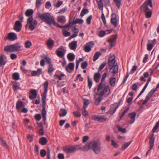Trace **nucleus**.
<instances>
[{
  "mask_svg": "<svg viewBox=\"0 0 159 159\" xmlns=\"http://www.w3.org/2000/svg\"><path fill=\"white\" fill-rule=\"evenodd\" d=\"M46 99H42V115L43 117V123L44 124H46V115L47 112L46 110Z\"/></svg>",
  "mask_w": 159,
  "mask_h": 159,
  "instance_id": "423d86ee",
  "label": "nucleus"
},
{
  "mask_svg": "<svg viewBox=\"0 0 159 159\" xmlns=\"http://www.w3.org/2000/svg\"><path fill=\"white\" fill-rule=\"evenodd\" d=\"M84 22V20L82 19H77L73 21L71 23L72 25H75L76 24L78 23L79 24H82Z\"/></svg>",
  "mask_w": 159,
  "mask_h": 159,
  "instance_id": "f704fd0d",
  "label": "nucleus"
},
{
  "mask_svg": "<svg viewBox=\"0 0 159 159\" xmlns=\"http://www.w3.org/2000/svg\"><path fill=\"white\" fill-rule=\"evenodd\" d=\"M94 45V43L93 41H90L88 43H86L84 46V50L86 52H89L91 50Z\"/></svg>",
  "mask_w": 159,
  "mask_h": 159,
  "instance_id": "6e6552de",
  "label": "nucleus"
},
{
  "mask_svg": "<svg viewBox=\"0 0 159 159\" xmlns=\"http://www.w3.org/2000/svg\"><path fill=\"white\" fill-rule=\"evenodd\" d=\"M67 57L69 61H73L75 58V55L73 53H69L67 55Z\"/></svg>",
  "mask_w": 159,
  "mask_h": 159,
  "instance_id": "2f4dec72",
  "label": "nucleus"
},
{
  "mask_svg": "<svg viewBox=\"0 0 159 159\" xmlns=\"http://www.w3.org/2000/svg\"><path fill=\"white\" fill-rule=\"evenodd\" d=\"M101 77V75L99 72L96 73L95 74L94 76V80L96 83H98L100 80V79Z\"/></svg>",
  "mask_w": 159,
  "mask_h": 159,
  "instance_id": "b1692460",
  "label": "nucleus"
},
{
  "mask_svg": "<svg viewBox=\"0 0 159 159\" xmlns=\"http://www.w3.org/2000/svg\"><path fill=\"white\" fill-rule=\"evenodd\" d=\"M141 11L145 12L149 10V8L147 4V1H145L140 7Z\"/></svg>",
  "mask_w": 159,
  "mask_h": 159,
  "instance_id": "ddd939ff",
  "label": "nucleus"
},
{
  "mask_svg": "<svg viewBox=\"0 0 159 159\" xmlns=\"http://www.w3.org/2000/svg\"><path fill=\"white\" fill-rule=\"evenodd\" d=\"M136 113L135 112H133L129 114L128 116L130 118V124H133L134 121Z\"/></svg>",
  "mask_w": 159,
  "mask_h": 159,
  "instance_id": "f3484780",
  "label": "nucleus"
},
{
  "mask_svg": "<svg viewBox=\"0 0 159 159\" xmlns=\"http://www.w3.org/2000/svg\"><path fill=\"white\" fill-rule=\"evenodd\" d=\"M47 152L46 150L44 149L41 150L40 152V154L41 156L42 157H44L46 155Z\"/></svg>",
  "mask_w": 159,
  "mask_h": 159,
  "instance_id": "4d7b16f0",
  "label": "nucleus"
},
{
  "mask_svg": "<svg viewBox=\"0 0 159 159\" xmlns=\"http://www.w3.org/2000/svg\"><path fill=\"white\" fill-rule=\"evenodd\" d=\"M102 96H100V97L97 98L95 99V105H98L100 104V102L102 100Z\"/></svg>",
  "mask_w": 159,
  "mask_h": 159,
  "instance_id": "603ef678",
  "label": "nucleus"
},
{
  "mask_svg": "<svg viewBox=\"0 0 159 159\" xmlns=\"http://www.w3.org/2000/svg\"><path fill=\"white\" fill-rule=\"evenodd\" d=\"M13 52L18 51L21 48V46L19 43L11 44Z\"/></svg>",
  "mask_w": 159,
  "mask_h": 159,
  "instance_id": "6ab92c4d",
  "label": "nucleus"
},
{
  "mask_svg": "<svg viewBox=\"0 0 159 159\" xmlns=\"http://www.w3.org/2000/svg\"><path fill=\"white\" fill-rule=\"evenodd\" d=\"M96 1L98 4V6L99 8L102 10L103 8V4L102 0H96Z\"/></svg>",
  "mask_w": 159,
  "mask_h": 159,
  "instance_id": "c9c22d12",
  "label": "nucleus"
},
{
  "mask_svg": "<svg viewBox=\"0 0 159 159\" xmlns=\"http://www.w3.org/2000/svg\"><path fill=\"white\" fill-rule=\"evenodd\" d=\"M106 64V62H103L101 64L98 70V72H100L101 71V70L105 67Z\"/></svg>",
  "mask_w": 159,
  "mask_h": 159,
  "instance_id": "3c124183",
  "label": "nucleus"
},
{
  "mask_svg": "<svg viewBox=\"0 0 159 159\" xmlns=\"http://www.w3.org/2000/svg\"><path fill=\"white\" fill-rule=\"evenodd\" d=\"M67 114V111L65 109L61 108L60 109V112L59 113V116H64Z\"/></svg>",
  "mask_w": 159,
  "mask_h": 159,
  "instance_id": "4c0bfd02",
  "label": "nucleus"
},
{
  "mask_svg": "<svg viewBox=\"0 0 159 159\" xmlns=\"http://www.w3.org/2000/svg\"><path fill=\"white\" fill-rule=\"evenodd\" d=\"M55 69L53 67V65H49L48 72L51 76L52 75L53 71Z\"/></svg>",
  "mask_w": 159,
  "mask_h": 159,
  "instance_id": "cd10ccee",
  "label": "nucleus"
},
{
  "mask_svg": "<svg viewBox=\"0 0 159 159\" xmlns=\"http://www.w3.org/2000/svg\"><path fill=\"white\" fill-rule=\"evenodd\" d=\"M159 127V120L157 122L153 128L152 129V132H153V134L155 132L156 130Z\"/></svg>",
  "mask_w": 159,
  "mask_h": 159,
  "instance_id": "49530a36",
  "label": "nucleus"
},
{
  "mask_svg": "<svg viewBox=\"0 0 159 159\" xmlns=\"http://www.w3.org/2000/svg\"><path fill=\"white\" fill-rule=\"evenodd\" d=\"M38 17L49 25L53 24L55 26L56 23L53 17L48 13L39 14Z\"/></svg>",
  "mask_w": 159,
  "mask_h": 159,
  "instance_id": "20e7f679",
  "label": "nucleus"
},
{
  "mask_svg": "<svg viewBox=\"0 0 159 159\" xmlns=\"http://www.w3.org/2000/svg\"><path fill=\"white\" fill-rule=\"evenodd\" d=\"M22 24L19 21H16L15 24L14 26L13 29L16 31L20 32L22 28Z\"/></svg>",
  "mask_w": 159,
  "mask_h": 159,
  "instance_id": "9d476101",
  "label": "nucleus"
},
{
  "mask_svg": "<svg viewBox=\"0 0 159 159\" xmlns=\"http://www.w3.org/2000/svg\"><path fill=\"white\" fill-rule=\"evenodd\" d=\"M81 144L76 145H69L65 146L62 148L63 150L66 153H74L77 150L81 149L83 150V148L81 147Z\"/></svg>",
  "mask_w": 159,
  "mask_h": 159,
  "instance_id": "39448f33",
  "label": "nucleus"
},
{
  "mask_svg": "<svg viewBox=\"0 0 159 159\" xmlns=\"http://www.w3.org/2000/svg\"><path fill=\"white\" fill-rule=\"evenodd\" d=\"M24 105L22 101H18L16 103V109L17 110H20L22 107H24Z\"/></svg>",
  "mask_w": 159,
  "mask_h": 159,
  "instance_id": "c85d7f7f",
  "label": "nucleus"
},
{
  "mask_svg": "<svg viewBox=\"0 0 159 159\" xmlns=\"http://www.w3.org/2000/svg\"><path fill=\"white\" fill-rule=\"evenodd\" d=\"M88 63L87 61H84L82 62L81 64V67L83 69H85L88 66Z\"/></svg>",
  "mask_w": 159,
  "mask_h": 159,
  "instance_id": "e2e57ef3",
  "label": "nucleus"
},
{
  "mask_svg": "<svg viewBox=\"0 0 159 159\" xmlns=\"http://www.w3.org/2000/svg\"><path fill=\"white\" fill-rule=\"evenodd\" d=\"M4 51L7 52H13L11 45H7L4 48Z\"/></svg>",
  "mask_w": 159,
  "mask_h": 159,
  "instance_id": "a878e982",
  "label": "nucleus"
},
{
  "mask_svg": "<svg viewBox=\"0 0 159 159\" xmlns=\"http://www.w3.org/2000/svg\"><path fill=\"white\" fill-rule=\"evenodd\" d=\"M77 41H74L70 42L69 44L70 49L72 50H75L77 48Z\"/></svg>",
  "mask_w": 159,
  "mask_h": 159,
  "instance_id": "a211bd4d",
  "label": "nucleus"
},
{
  "mask_svg": "<svg viewBox=\"0 0 159 159\" xmlns=\"http://www.w3.org/2000/svg\"><path fill=\"white\" fill-rule=\"evenodd\" d=\"M111 22L115 27H116L117 26V19H111Z\"/></svg>",
  "mask_w": 159,
  "mask_h": 159,
  "instance_id": "680f3d73",
  "label": "nucleus"
},
{
  "mask_svg": "<svg viewBox=\"0 0 159 159\" xmlns=\"http://www.w3.org/2000/svg\"><path fill=\"white\" fill-rule=\"evenodd\" d=\"M46 45L48 46L49 49H52L54 46V42L51 39H49L46 43Z\"/></svg>",
  "mask_w": 159,
  "mask_h": 159,
  "instance_id": "412c9836",
  "label": "nucleus"
},
{
  "mask_svg": "<svg viewBox=\"0 0 159 159\" xmlns=\"http://www.w3.org/2000/svg\"><path fill=\"white\" fill-rule=\"evenodd\" d=\"M6 57L2 54H1L0 56V67L2 65H4L7 63V61L6 60Z\"/></svg>",
  "mask_w": 159,
  "mask_h": 159,
  "instance_id": "dca6fc26",
  "label": "nucleus"
},
{
  "mask_svg": "<svg viewBox=\"0 0 159 159\" xmlns=\"http://www.w3.org/2000/svg\"><path fill=\"white\" fill-rule=\"evenodd\" d=\"M12 76L14 80H17L19 79V74L17 72L14 73L12 74Z\"/></svg>",
  "mask_w": 159,
  "mask_h": 159,
  "instance_id": "c03bdc74",
  "label": "nucleus"
},
{
  "mask_svg": "<svg viewBox=\"0 0 159 159\" xmlns=\"http://www.w3.org/2000/svg\"><path fill=\"white\" fill-rule=\"evenodd\" d=\"M31 45L32 43L29 41H27L25 43V47L26 48H30Z\"/></svg>",
  "mask_w": 159,
  "mask_h": 159,
  "instance_id": "338daca9",
  "label": "nucleus"
},
{
  "mask_svg": "<svg viewBox=\"0 0 159 159\" xmlns=\"http://www.w3.org/2000/svg\"><path fill=\"white\" fill-rule=\"evenodd\" d=\"M43 0H36V6L37 8L40 7Z\"/></svg>",
  "mask_w": 159,
  "mask_h": 159,
  "instance_id": "bf43d9fd",
  "label": "nucleus"
},
{
  "mask_svg": "<svg viewBox=\"0 0 159 159\" xmlns=\"http://www.w3.org/2000/svg\"><path fill=\"white\" fill-rule=\"evenodd\" d=\"M74 116L76 117H80L81 116L80 113L78 111H75L73 112Z\"/></svg>",
  "mask_w": 159,
  "mask_h": 159,
  "instance_id": "0e129e2a",
  "label": "nucleus"
},
{
  "mask_svg": "<svg viewBox=\"0 0 159 159\" xmlns=\"http://www.w3.org/2000/svg\"><path fill=\"white\" fill-rule=\"evenodd\" d=\"M57 20L58 22L63 24L65 23L66 21L65 17L64 16H59L57 18Z\"/></svg>",
  "mask_w": 159,
  "mask_h": 159,
  "instance_id": "393cba45",
  "label": "nucleus"
},
{
  "mask_svg": "<svg viewBox=\"0 0 159 159\" xmlns=\"http://www.w3.org/2000/svg\"><path fill=\"white\" fill-rule=\"evenodd\" d=\"M48 83L47 81H45L44 84V92L43 93L42 99H46V93L48 92Z\"/></svg>",
  "mask_w": 159,
  "mask_h": 159,
  "instance_id": "9b49d317",
  "label": "nucleus"
},
{
  "mask_svg": "<svg viewBox=\"0 0 159 159\" xmlns=\"http://www.w3.org/2000/svg\"><path fill=\"white\" fill-rule=\"evenodd\" d=\"M86 108H83L82 109V114L84 116H88V112L86 110Z\"/></svg>",
  "mask_w": 159,
  "mask_h": 159,
  "instance_id": "052dcab7",
  "label": "nucleus"
},
{
  "mask_svg": "<svg viewBox=\"0 0 159 159\" xmlns=\"http://www.w3.org/2000/svg\"><path fill=\"white\" fill-rule=\"evenodd\" d=\"M132 141H129L128 142L125 143V144L122 145L121 148V150L122 151H124L130 144Z\"/></svg>",
  "mask_w": 159,
  "mask_h": 159,
  "instance_id": "7c9ffc66",
  "label": "nucleus"
},
{
  "mask_svg": "<svg viewBox=\"0 0 159 159\" xmlns=\"http://www.w3.org/2000/svg\"><path fill=\"white\" fill-rule=\"evenodd\" d=\"M37 93L36 90L31 89L30 91L29 98L31 100L34 99L36 98Z\"/></svg>",
  "mask_w": 159,
  "mask_h": 159,
  "instance_id": "f8f14e48",
  "label": "nucleus"
},
{
  "mask_svg": "<svg viewBox=\"0 0 159 159\" xmlns=\"http://www.w3.org/2000/svg\"><path fill=\"white\" fill-rule=\"evenodd\" d=\"M108 120V119L104 116H99L98 121L103 122Z\"/></svg>",
  "mask_w": 159,
  "mask_h": 159,
  "instance_id": "79ce46f5",
  "label": "nucleus"
},
{
  "mask_svg": "<svg viewBox=\"0 0 159 159\" xmlns=\"http://www.w3.org/2000/svg\"><path fill=\"white\" fill-rule=\"evenodd\" d=\"M106 34V31L103 30H101L99 33L98 36L101 37H103Z\"/></svg>",
  "mask_w": 159,
  "mask_h": 159,
  "instance_id": "774afa93",
  "label": "nucleus"
},
{
  "mask_svg": "<svg viewBox=\"0 0 159 159\" xmlns=\"http://www.w3.org/2000/svg\"><path fill=\"white\" fill-rule=\"evenodd\" d=\"M109 69L110 70L113 69V70L112 72V73L115 74L118 72V65L116 64L114 66H113L111 67Z\"/></svg>",
  "mask_w": 159,
  "mask_h": 159,
  "instance_id": "bb28decb",
  "label": "nucleus"
},
{
  "mask_svg": "<svg viewBox=\"0 0 159 159\" xmlns=\"http://www.w3.org/2000/svg\"><path fill=\"white\" fill-rule=\"evenodd\" d=\"M118 108V106H116V103L111 105L110 108L109 110V113L111 115L113 114L116 109Z\"/></svg>",
  "mask_w": 159,
  "mask_h": 159,
  "instance_id": "4468645a",
  "label": "nucleus"
},
{
  "mask_svg": "<svg viewBox=\"0 0 159 159\" xmlns=\"http://www.w3.org/2000/svg\"><path fill=\"white\" fill-rule=\"evenodd\" d=\"M145 13V17L146 18H150L152 14V11L151 10H149Z\"/></svg>",
  "mask_w": 159,
  "mask_h": 159,
  "instance_id": "8fccbe9b",
  "label": "nucleus"
},
{
  "mask_svg": "<svg viewBox=\"0 0 159 159\" xmlns=\"http://www.w3.org/2000/svg\"><path fill=\"white\" fill-rule=\"evenodd\" d=\"M74 68V64L73 63H69L68 66H66V70L68 72L70 73V71L69 69L70 70H73Z\"/></svg>",
  "mask_w": 159,
  "mask_h": 159,
  "instance_id": "5701e85b",
  "label": "nucleus"
},
{
  "mask_svg": "<svg viewBox=\"0 0 159 159\" xmlns=\"http://www.w3.org/2000/svg\"><path fill=\"white\" fill-rule=\"evenodd\" d=\"M115 56L114 54H110L109 56L108 60V65L109 67L113 66L115 65L116 60Z\"/></svg>",
  "mask_w": 159,
  "mask_h": 159,
  "instance_id": "0eeeda50",
  "label": "nucleus"
},
{
  "mask_svg": "<svg viewBox=\"0 0 159 159\" xmlns=\"http://www.w3.org/2000/svg\"><path fill=\"white\" fill-rule=\"evenodd\" d=\"M56 53L58 57L61 58H62L64 57L65 55L64 52H63L61 51L58 50V49L56 50Z\"/></svg>",
  "mask_w": 159,
  "mask_h": 159,
  "instance_id": "72a5a7b5",
  "label": "nucleus"
},
{
  "mask_svg": "<svg viewBox=\"0 0 159 159\" xmlns=\"http://www.w3.org/2000/svg\"><path fill=\"white\" fill-rule=\"evenodd\" d=\"M89 149H92L95 154H99L102 150L100 143L95 140L92 141L89 143L86 144L83 148L84 150H88Z\"/></svg>",
  "mask_w": 159,
  "mask_h": 159,
  "instance_id": "f03ea898",
  "label": "nucleus"
},
{
  "mask_svg": "<svg viewBox=\"0 0 159 159\" xmlns=\"http://www.w3.org/2000/svg\"><path fill=\"white\" fill-rule=\"evenodd\" d=\"M8 39L12 41H14L17 39V35L15 33L11 32L9 33L8 34Z\"/></svg>",
  "mask_w": 159,
  "mask_h": 159,
  "instance_id": "2eb2a0df",
  "label": "nucleus"
},
{
  "mask_svg": "<svg viewBox=\"0 0 159 159\" xmlns=\"http://www.w3.org/2000/svg\"><path fill=\"white\" fill-rule=\"evenodd\" d=\"M117 128L119 131L124 133H125L126 131L125 129L122 128L119 125L117 126Z\"/></svg>",
  "mask_w": 159,
  "mask_h": 159,
  "instance_id": "69168bd1",
  "label": "nucleus"
},
{
  "mask_svg": "<svg viewBox=\"0 0 159 159\" xmlns=\"http://www.w3.org/2000/svg\"><path fill=\"white\" fill-rule=\"evenodd\" d=\"M20 84L18 82H15L12 85V87L14 91H16L19 88Z\"/></svg>",
  "mask_w": 159,
  "mask_h": 159,
  "instance_id": "58836bf2",
  "label": "nucleus"
},
{
  "mask_svg": "<svg viewBox=\"0 0 159 159\" xmlns=\"http://www.w3.org/2000/svg\"><path fill=\"white\" fill-rule=\"evenodd\" d=\"M91 119L95 121H98L99 119V116L93 115L91 116Z\"/></svg>",
  "mask_w": 159,
  "mask_h": 159,
  "instance_id": "5fc2aeb1",
  "label": "nucleus"
},
{
  "mask_svg": "<svg viewBox=\"0 0 159 159\" xmlns=\"http://www.w3.org/2000/svg\"><path fill=\"white\" fill-rule=\"evenodd\" d=\"M155 138L154 137V134H152L149 138V148L150 150L148 151L146 153V155L147 156L148 153L150 152V150L154 146V142L155 141Z\"/></svg>",
  "mask_w": 159,
  "mask_h": 159,
  "instance_id": "1a4fd4ad",
  "label": "nucleus"
},
{
  "mask_svg": "<svg viewBox=\"0 0 159 159\" xmlns=\"http://www.w3.org/2000/svg\"><path fill=\"white\" fill-rule=\"evenodd\" d=\"M89 101L88 100L86 99H83V108H86L87 105L89 104Z\"/></svg>",
  "mask_w": 159,
  "mask_h": 159,
  "instance_id": "6e6d98bb",
  "label": "nucleus"
},
{
  "mask_svg": "<svg viewBox=\"0 0 159 159\" xmlns=\"http://www.w3.org/2000/svg\"><path fill=\"white\" fill-rule=\"evenodd\" d=\"M42 73V69L41 68H38L37 71H32L31 72V75L32 76H36L39 75L41 74Z\"/></svg>",
  "mask_w": 159,
  "mask_h": 159,
  "instance_id": "aec40b11",
  "label": "nucleus"
},
{
  "mask_svg": "<svg viewBox=\"0 0 159 159\" xmlns=\"http://www.w3.org/2000/svg\"><path fill=\"white\" fill-rule=\"evenodd\" d=\"M70 23H71V22L70 21V23L69 24H68L67 25H64V26L60 25L58 24L57 23H56L55 26L58 27L62 28V29L63 28L64 29V28H69L70 26Z\"/></svg>",
  "mask_w": 159,
  "mask_h": 159,
  "instance_id": "ea45409f",
  "label": "nucleus"
},
{
  "mask_svg": "<svg viewBox=\"0 0 159 159\" xmlns=\"http://www.w3.org/2000/svg\"><path fill=\"white\" fill-rule=\"evenodd\" d=\"M62 32L63 35L65 37L69 36L70 35V32H68L64 28L62 29Z\"/></svg>",
  "mask_w": 159,
  "mask_h": 159,
  "instance_id": "a18cd8bd",
  "label": "nucleus"
},
{
  "mask_svg": "<svg viewBox=\"0 0 159 159\" xmlns=\"http://www.w3.org/2000/svg\"><path fill=\"white\" fill-rule=\"evenodd\" d=\"M88 81L89 89H90L92 87L93 83L91 79L89 78V76H88Z\"/></svg>",
  "mask_w": 159,
  "mask_h": 159,
  "instance_id": "864d4df0",
  "label": "nucleus"
},
{
  "mask_svg": "<svg viewBox=\"0 0 159 159\" xmlns=\"http://www.w3.org/2000/svg\"><path fill=\"white\" fill-rule=\"evenodd\" d=\"M117 38V34L112 35L108 39V42H116Z\"/></svg>",
  "mask_w": 159,
  "mask_h": 159,
  "instance_id": "e433bc0d",
  "label": "nucleus"
},
{
  "mask_svg": "<svg viewBox=\"0 0 159 159\" xmlns=\"http://www.w3.org/2000/svg\"><path fill=\"white\" fill-rule=\"evenodd\" d=\"M130 107H127L125 110H124L122 112L121 115L120 117V120L121 119L123 116L125 115V114L128 112L129 110V109Z\"/></svg>",
  "mask_w": 159,
  "mask_h": 159,
  "instance_id": "de8ad7c7",
  "label": "nucleus"
},
{
  "mask_svg": "<svg viewBox=\"0 0 159 159\" xmlns=\"http://www.w3.org/2000/svg\"><path fill=\"white\" fill-rule=\"evenodd\" d=\"M38 17L49 25L53 24L55 26L56 23L53 17L48 13L39 14Z\"/></svg>",
  "mask_w": 159,
  "mask_h": 159,
  "instance_id": "7ed1b4c3",
  "label": "nucleus"
},
{
  "mask_svg": "<svg viewBox=\"0 0 159 159\" xmlns=\"http://www.w3.org/2000/svg\"><path fill=\"white\" fill-rule=\"evenodd\" d=\"M107 75V74L106 73L102 75L101 82L99 84L97 88V90L98 93H96L97 95L99 96L104 95L105 97H107L110 94L109 87L108 85H106V83L105 82V79Z\"/></svg>",
  "mask_w": 159,
  "mask_h": 159,
  "instance_id": "f257e3e1",
  "label": "nucleus"
},
{
  "mask_svg": "<svg viewBox=\"0 0 159 159\" xmlns=\"http://www.w3.org/2000/svg\"><path fill=\"white\" fill-rule=\"evenodd\" d=\"M102 53L100 52H96L94 54L93 57V61H96L99 58L100 55H101Z\"/></svg>",
  "mask_w": 159,
  "mask_h": 159,
  "instance_id": "473e14b6",
  "label": "nucleus"
},
{
  "mask_svg": "<svg viewBox=\"0 0 159 159\" xmlns=\"http://www.w3.org/2000/svg\"><path fill=\"white\" fill-rule=\"evenodd\" d=\"M116 78L114 77L111 78L110 79V84L112 87H114L115 85Z\"/></svg>",
  "mask_w": 159,
  "mask_h": 159,
  "instance_id": "a19ab883",
  "label": "nucleus"
},
{
  "mask_svg": "<svg viewBox=\"0 0 159 159\" xmlns=\"http://www.w3.org/2000/svg\"><path fill=\"white\" fill-rule=\"evenodd\" d=\"M91 122H89V123H87L84 126V130L85 131H88L89 129L90 128V124Z\"/></svg>",
  "mask_w": 159,
  "mask_h": 159,
  "instance_id": "13d9d810",
  "label": "nucleus"
},
{
  "mask_svg": "<svg viewBox=\"0 0 159 159\" xmlns=\"http://www.w3.org/2000/svg\"><path fill=\"white\" fill-rule=\"evenodd\" d=\"M34 13L33 10L32 9H28L26 10L25 15L27 17L31 16Z\"/></svg>",
  "mask_w": 159,
  "mask_h": 159,
  "instance_id": "c756f323",
  "label": "nucleus"
},
{
  "mask_svg": "<svg viewBox=\"0 0 159 159\" xmlns=\"http://www.w3.org/2000/svg\"><path fill=\"white\" fill-rule=\"evenodd\" d=\"M88 12L89 10L87 9L84 8L82 9L81 12L80 16L83 17L85 14H86Z\"/></svg>",
  "mask_w": 159,
  "mask_h": 159,
  "instance_id": "09e8293b",
  "label": "nucleus"
},
{
  "mask_svg": "<svg viewBox=\"0 0 159 159\" xmlns=\"http://www.w3.org/2000/svg\"><path fill=\"white\" fill-rule=\"evenodd\" d=\"M43 57L45 60L46 62L49 65H53L51 63V60L50 58L48 57L46 55H44Z\"/></svg>",
  "mask_w": 159,
  "mask_h": 159,
  "instance_id": "37998d69",
  "label": "nucleus"
},
{
  "mask_svg": "<svg viewBox=\"0 0 159 159\" xmlns=\"http://www.w3.org/2000/svg\"><path fill=\"white\" fill-rule=\"evenodd\" d=\"M48 142L47 139L45 137H42L40 138L39 143L42 145H45L47 144Z\"/></svg>",
  "mask_w": 159,
  "mask_h": 159,
  "instance_id": "4be33fe9",
  "label": "nucleus"
}]
</instances>
